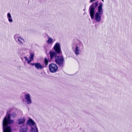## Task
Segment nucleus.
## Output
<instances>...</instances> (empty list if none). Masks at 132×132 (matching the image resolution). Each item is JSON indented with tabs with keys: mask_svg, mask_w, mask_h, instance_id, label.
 Wrapping results in <instances>:
<instances>
[{
	"mask_svg": "<svg viewBox=\"0 0 132 132\" xmlns=\"http://www.w3.org/2000/svg\"><path fill=\"white\" fill-rule=\"evenodd\" d=\"M96 0H90V3H92L93 1H95Z\"/></svg>",
	"mask_w": 132,
	"mask_h": 132,
	"instance_id": "412c9836",
	"label": "nucleus"
},
{
	"mask_svg": "<svg viewBox=\"0 0 132 132\" xmlns=\"http://www.w3.org/2000/svg\"><path fill=\"white\" fill-rule=\"evenodd\" d=\"M54 42V41L53 40L52 38L50 37H48V39L47 41V42L48 44H52Z\"/></svg>",
	"mask_w": 132,
	"mask_h": 132,
	"instance_id": "dca6fc26",
	"label": "nucleus"
},
{
	"mask_svg": "<svg viewBox=\"0 0 132 132\" xmlns=\"http://www.w3.org/2000/svg\"><path fill=\"white\" fill-rule=\"evenodd\" d=\"M55 61L56 63L60 67H63L64 59L63 56H56L55 57Z\"/></svg>",
	"mask_w": 132,
	"mask_h": 132,
	"instance_id": "7ed1b4c3",
	"label": "nucleus"
},
{
	"mask_svg": "<svg viewBox=\"0 0 132 132\" xmlns=\"http://www.w3.org/2000/svg\"><path fill=\"white\" fill-rule=\"evenodd\" d=\"M49 67L50 71L51 72L55 73L57 70V66L55 64H51L49 65Z\"/></svg>",
	"mask_w": 132,
	"mask_h": 132,
	"instance_id": "39448f33",
	"label": "nucleus"
},
{
	"mask_svg": "<svg viewBox=\"0 0 132 132\" xmlns=\"http://www.w3.org/2000/svg\"><path fill=\"white\" fill-rule=\"evenodd\" d=\"M85 9H84V11H85Z\"/></svg>",
	"mask_w": 132,
	"mask_h": 132,
	"instance_id": "b1692460",
	"label": "nucleus"
},
{
	"mask_svg": "<svg viewBox=\"0 0 132 132\" xmlns=\"http://www.w3.org/2000/svg\"><path fill=\"white\" fill-rule=\"evenodd\" d=\"M31 132H38V130L36 126H34V127H32L31 128Z\"/></svg>",
	"mask_w": 132,
	"mask_h": 132,
	"instance_id": "f3484780",
	"label": "nucleus"
},
{
	"mask_svg": "<svg viewBox=\"0 0 132 132\" xmlns=\"http://www.w3.org/2000/svg\"><path fill=\"white\" fill-rule=\"evenodd\" d=\"M8 110L6 116L4 118L3 122V132H11V129L9 126L11 124H13L14 121L11 120L10 118V116L13 118L15 117L16 114L15 113H13L10 114L8 113L9 112Z\"/></svg>",
	"mask_w": 132,
	"mask_h": 132,
	"instance_id": "f03ea898",
	"label": "nucleus"
},
{
	"mask_svg": "<svg viewBox=\"0 0 132 132\" xmlns=\"http://www.w3.org/2000/svg\"><path fill=\"white\" fill-rule=\"evenodd\" d=\"M14 38L17 42L18 43L20 44H23V42H24V39L22 38L19 36L17 34H15L14 35Z\"/></svg>",
	"mask_w": 132,
	"mask_h": 132,
	"instance_id": "20e7f679",
	"label": "nucleus"
},
{
	"mask_svg": "<svg viewBox=\"0 0 132 132\" xmlns=\"http://www.w3.org/2000/svg\"><path fill=\"white\" fill-rule=\"evenodd\" d=\"M54 48L57 53L61 54L62 53L60 45L59 43H56L54 47Z\"/></svg>",
	"mask_w": 132,
	"mask_h": 132,
	"instance_id": "0eeeda50",
	"label": "nucleus"
},
{
	"mask_svg": "<svg viewBox=\"0 0 132 132\" xmlns=\"http://www.w3.org/2000/svg\"><path fill=\"white\" fill-rule=\"evenodd\" d=\"M49 53L51 59H52L56 56V53L53 51H51L49 52Z\"/></svg>",
	"mask_w": 132,
	"mask_h": 132,
	"instance_id": "ddd939ff",
	"label": "nucleus"
},
{
	"mask_svg": "<svg viewBox=\"0 0 132 132\" xmlns=\"http://www.w3.org/2000/svg\"><path fill=\"white\" fill-rule=\"evenodd\" d=\"M28 128L26 126H25L24 125H22L20 127V132H27Z\"/></svg>",
	"mask_w": 132,
	"mask_h": 132,
	"instance_id": "6e6552de",
	"label": "nucleus"
},
{
	"mask_svg": "<svg viewBox=\"0 0 132 132\" xmlns=\"http://www.w3.org/2000/svg\"><path fill=\"white\" fill-rule=\"evenodd\" d=\"M25 102L27 104H30L32 103V102L31 99V96L29 94H25L24 96Z\"/></svg>",
	"mask_w": 132,
	"mask_h": 132,
	"instance_id": "423d86ee",
	"label": "nucleus"
},
{
	"mask_svg": "<svg viewBox=\"0 0 132 132\" xmlns=\"http://www.w3.org/2000/svg\"><path fill=\"white\" fill-rule=\"evenodd\" d=\"M36 64V63H33L32 64V65L35 66V67Z\"/></svg>",
	"mask_w": 132,
	"mask_h": 132,
	"instance_id": "4be33fe9",
	"label": "nucleus"
},
{
	"mask_svg": "<svg viewBox=\"0 0 132 132\" xmlns=\"http://www.w3.org/2000/svg\"><path fill=\"white\" fill-rule=\"evenodd\" d=\"M26 120V118L24 117H23L22 118L19 119L17 120L18 123L19 124L23 125V123H24Z\"/></svg>",
	"mask_w": 132,
	"mask_h": 132,
	"instance_id": "1a4fd4ad",
	"label": "nucleus"
},
{
	"mask_svg": "<svg viewBox=\"0 0 132 132\" xmlns=\"http://www.w3.org/2000/svg\"><path fill=\"white\" fill-rule=\"evenodd\" d=\"M32 64L33 63H31L30 64L31 65H32Z\"/></svg>",
	"mask_w": 132,
	"mask_h": 132,
	"instance_id": "5701e85b",
	"label": "nucleus"
},
{
	"mask_svg": "<svg viewBox=\"0 0 132 132\" xmlns=\"http://www.w3.org/2000/svg\"><path fill=\"white\" fill-rule=\"evenodd\" d=\"M7 18L8 19L9 21L10 22H12L13 21V20L11 14L9 13L7 14Z\"/></svg>",
	"mask_w": 132,
	"mask_h": 132,
	"instance_id": "2eb2a0df",
	"label": "nucleus"
},
{
	"mask_svg": "<svg viewBox=\"0 0 132 132\" xmlns=\"http://www.w3.org/2000/svg\"><path fill=\"white\" fill-rule=\"evenodd\" d=\"M24 59L27 62V63L28 64L29 63H30V61H29V60L26 57H24Z\"/></svg>",
	"mask_w": 132,
	"mask_h": 132,
	"instance_id": "aec40b11",
	"label": "nucleus"
},
{
	"mask_svg": "<svg viewBox=\"0 0 132 132\" xmlns=\"http://www.w3.org/2000/svg\"><path fill=\"white\" fill-rule=\"evenodd\" d=\"M44 62L46 65H47L48 63V60L46 58H45L44 60Z\"/></svg>",
	"mask_w": 132,
	"mask_h": 132,
	"instance_id": "6ab92c4d",
	"label": "nucleus"
},
{
	"mask_svg": "<svg viewBox=\"0 0 132 132\" xmlns=\"http://www.w3.org/2000/svg\"><path fill=\"white\" fill-rule=\"evenodd\" d=\"M27 124L32 126H35V123L31 119H29L28 121H27Z\"/></svg>",
	"mask_w": 132,
	"mask_h": 132,
	"instance_id": "f8f14e48",
	"label": "nucleus"
},
{
	"mask_svg": "<svg viewBox=\"0 0 132 132\" xmlns=\"http://www.w3.org/2000/svg\"><path fill=\"white\" fill-rule=\"evenodd\" d=\"M81 49H79V48L75 47L74 50V52L76 55H79L81 53Z\"/></svg>",
	"mask_w": 132,
	"mask_h": 132,
	"instance_id": "9b49d317",
	"label": "nucleus"
},
{
	"mask_svg": "<svg viewBox=\"0 0 132 132\" xmlns=\"http://www.w3.org/2000/svg\"><path fill=\"white\" fill-rule=\"evenodd\" d=\"M34 56V54L32 53L30 54V56L29 57V61H30V62L33 60V57Z\"/></svg>",
	"mask_w": 132,
	"mask_h": 132,
	"instance_id": "a211bd4d",
	"label": "nucleus"
},
{
	"mask_svg": "<svg viewBox=\"0 0 132 132\" xmlns=\"http://www.w3.org/2000/svg\"><path fill=\"white\" fill-rule=\"evenodd\" d=\"M76 47L82 50L83 48V45L81 42H79L76 44Z\"/></svg>",
	"mask_w": 132,
	"mask_h": 132,
	"instance_id": "4468645a",
	"label": "nucleus"
},
{
	"mask_svg": "<svg viewBox=\"0 0 132 132\" xmlns=\"http://www.w3.org/2000/svg\"><path fill=\"white\" fill-rule=\"evenodd\" d=\"M98 4L97 2H95L94 3L92 4L89 7V14L91 19L95 20L97 22H100L101 20V15L103 13V11L102 8L103 3H100L98 7V12L95 13V8L98 6Z\"/></svg>",
	"mask_w": 132,
	"mask_h": 132,
	"instance_id": "f257e3e1",
	"label": "nucleus"
},
{
	"mask_svg": "<svg viewBox=\"0 0 132 132\" xmlns=\"http://www.w3.org/2000/svg\"><path fill=\"white\" fill-rule=\"evenodd\" d=\"M35 67L37 70H41L43 69L44 67L40 63H36Z\"/></svg>",
	"mask_w": 132,
	"mask_h": 132,
	"instance_id": "9d476101",
	"label": "nucleus"
}]
</instances>
